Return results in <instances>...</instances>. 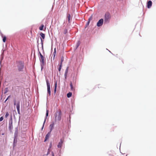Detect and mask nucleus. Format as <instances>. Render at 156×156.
<instances>
[{"instance_id":"1","label":"nucleus","mask_w":156,"mask_h":156,"mask_svg":"<svg viewBox=\"0 0 156 156\" xmlns=\"http://www.w3.org/2000/svg\"><path fill=\"white\" fill-rule=\"evenodd\" d=\"M55 122L57 121L59 122L61 120L62 115V112L60 110H59L56 112L55 114Z\"/></svg>"},{"instance_id":"2","label":"nucleus","mask_w":156,"mask_h":156,"mask_svg":"<svg viewBox=\"0 0 156 156\" xmlns=\"http://www.w3.org/2000/svg\"><path fill=\"white\" fill-rule=\"evenodd\" d=\"M24 63L22 62H19L18 63L17 67L19 72L23 71L24 67Z\"/></svg>"},{"instance_id":"3","label":"nucleus","mask_w":156,"mask_h":156,"mask_svg":"<svg viewBox=\"0 0 156 156\" xmlns=\"http://www.w3.org/2000/svg\"><path fill=\"white\" fill-rule=\"evenodd\" d=\"M40 60L41 62V65L42 66H43L45 64L44 57L42 55L40 52Z\"/></svg>"},{"instance_id":"4","label":"nucleus","mask_w":156,"mask_h":156,"mask_svg":"<svg viewBox=\"0 0 156 156\" xmlns=\"http://www.w3.org/2000/svg\"><path fill=\"white\" fill-rule=\"evenodd\" d=\"M46 83L47 87L48 93L49 94V95L50 96L51 95L50 84L49 82H48V80H46Z\"/></svg>"},{"instance_id":"5","label":"nucleus","mask_w":156,"mask_h":156,"mask_svg":"<svg viewBox=\"0 0 156 156\" xmlns=\"http://www.w3.org/2000/svg\"><path fill=\"white\" fill-rule=\"evenodd\" d=\"M110 18V16L109 13H107L105 14V21L108 22Z\"/></svg>"},{"instance_id":"6","label":"nucleus","mask_w":156,"mask_h":156,"mask_svg":"<svg viewBox=\"0 0 156 156\" xmlns=\"http://www.w3.org/2000/svg\"><path fill=\"white\" fill-rule=\"evenodd\" d=\"M104 22V20L102 19H100L97 23V25L98 27H100L102 25Z\"/></svg>"},{"instance_id":"7","label":"nucleus","mask_w":156,"mask_h":156,"mask_svg":"<svg viewBox=\"0 0 156 156\" xmlns=\"http://www.w3.org/2000/svg\"><path fill=\"white\" fill-rule=\"evenodd\" d=\"M9 128L11 129L12 127V116H11V119L9 121Z\"/></svg>"},{"instance_id":"8","label":"nucleus","mask_w":156,"mask_h":156,"mask_svg":"<svg viewBox=\"0 0 156 156\" xmlns=\"http://www.w3.org/2000/svg\"><path fill=\"white\" fill-rule=\"evenodd\" d=\"M63 142V141H62V139H61L60 140V142L58 143V148H61L62 145V143Z\"/></svg>"},{"instance_id":"9","label":"nucleus","mask_w":156,"mask_h":156,"mask_svg":"<svg viewBox=\"0 0 156 156\" xmlns=\"http://www.w3.org/2000/svg\"><path fill=\"white\" fill-rule=\"evenodd\" d=\"M16 107L17 109V112L18 113H20V102L19 101L16 104Z\"/></svg>"},{"instance_id":"10","label":"nucleus","mask_w":156,"mask_h":156,"mask_svg":"<svg viewBox=\"0 0 156 156\" xmlns=\"http://www.w3.org/2000/svg\"><path fill=\"white\" fill-rule=\"evenodd\" d=\"M54 122H52L51 124L49 126V127L50 128V131L51 132L53 130L54 128Z\"/></svg>"},{"instance_id":"11","label":"nucleus","mask_w":156,"mask_h":156,"mask_svg":"<svg viewBox=\"0 0 156 156\" xmlns=\"http://www.w3.org/2000/svg\"><path fill=\"white\" fill-rule=\"evenodd\" d=\"M152 2L151 1H149L147 3V7L148 8H150L151 6Z\"/></svg>"},{"instance_id":"12","label":"nucleus","mask_w":156,"mask_h":156,"mask_svg":"<svg viewBox=\"0 0 156 156\" xmlns=\"http://www.w3.org/2000/svg\"><path fill=\"white\" fill-rule=\"evenodd\" d=\"M48 110H47L46 113V118H45V119L44 120V123H43V127L42 128V129H43V128L44 126V123H45V122L46 120V119H47V117L48 115Z\"/></svg>"},{"instance_id":"13","label":"nucleus","mask_w":156,"mask_h":156,"mask_svg":"<svg viewBox=\"0 0 156 156\" xmlns=\"http://www.w3.org/2000/svg\"><path fill=\"white\" fill-rule=\"evenodd\" d=\"M50 132H50L49 133H48V134L46 135L45 139L44 140V141H45L49 139L50 135Z\"/></svg>"},{"instance_id":"14","label":"nucleus","mask_w":156,"mask_h":156,"mask_svg":"<svg viewBox=\"0 0 156 156\" xmlns=\"http://www.w3.org/2000/svg\"><path fill=\"white\" fill-rule=\"evenodd\" d=\"M56 54V48H55L54 50V51L53 53L52 56H53V60H54L55 59Z\"/></svg>"},{"instance_id":"15","label":"nucleus","mask_w":156,"mask_h":156,"mask_svg":"<svg viewBox=\"0 0 156 156\" xmlns=\"http://www.w3.org/2000/svg\"><path fill=\"white\" fill-rule=\"evenodd\" d=\"M68 70H69V67H67L66 68V69L65 70V73L64 74V76H65V79L66 78L67 74L68 72Z\"/></svg>"},{"instance_id":"16","label":"nucleus","mask_w":156,"mask_h":156,"mask_svg":"<svg viewBox=\"0 0 156 156\" xmlns=\"http://www.w3.org/2000/svg\"><path fill=\"white\" fill-rule=\"evenodd\" d=\"M70 86L71 87V90L73 91H74L75 90V88L73 87L72 84V83L71 82L70 83Z\"/></svg>"},{"instance_id":"17","label":"nucleus","mask_w":156,"mask_h":156,"mask_svg":"<svg viewBox=\"0 0 156 156\" xmlns=\"http://www.w3.org/2000/svg\"><path fill=\"white\" fill-rule=\"evenodd\" d=\"M40 35L41 36V38L43 39H44L45 38V34L43 33H41L40 34Z\"/></svg>"},{"instance_id":"18","label":"nucleus","mask_w":156,"mask_h":156,"mask_svg":"<svg viewBox=\"0 0 156 156\" xmlns=\"http://www.w3.org/2000/svg\"><path fill=\"white\" fill-rule=\"evenodd\" d=\"M72 95V93L71 92H69L67 94V97L68 98H69L71 97Z\"/></svg>"},{"instance_id":"19","label":"nucleus","mask_w":156,"mask_h":156,"mask_svg":"<svg viewBox=\"0 0 156 156\" xmlns=\"http://www.w3.org/2000/svg\"><path fill=\"white\" fill-rule=\"evenodd\" d=\"M67 18L68 20L69 23H70V15L69 14H68L67 16Z\"/></svg>"},{"instance_id":"20","label":"nucleus","mask_w":156,"mask_h":156,"mask_svg":"<svg viewBox=\"0 0 156 156\" xmlns=\"http://www.w3.org/2000/svg\"><path fill=\"white\" fill-rule=\"evenodd\" d=\"M91 20V17L90 18H89V19L88 21L87 22V24H86V27L88 26L89 25V24L90 22V20Z\"/></svg>"},{"instance_id":"21","label":"nucleus","mask_w":156,"mask_h":156,"mask_svg":"<svg viewBox=\"0 0 156 156\" xmlns=\"http://www.w3.org/2000/svg\"><path fill=\"white\" fill-rule=\"evenodd\" d=\"M44 27V25L43 24H42L41 26L39 27V29L41 30H42L43 29V28Z\"/></svg>"},{"instance_id":"22","label":"nucleus","mask_w":156,"mask_h":156,"mask_svg":"<svg viewBox=\"0 0 156 156\" xmlns=\"http://www.w3.org/2000/svg\"><path fill=\"white\" fill-rule=\"evenodd\" d=\"M64 61V57L63 56H62L61 58V61L60 64H62V63Z\"/></svg>"},{"instance_id":"23","label":"nucleus","mask_w":156,"mask_h":156,"mask_svg":"<svg viewBox=\"0 0 156 156\" xmlns=\"http://www.w3.org/2000/svg\"><path fill=\"white\" fill-rule=\"evenodd\" d=\"M62 64H60V65H59V67H58V70H59V71H60V70H61V67H62Z\"/></svg>"},{"instance_id":"24","label":"nucleus","mask_w":156,"mask_h":156,"mask_svg":"<svg viewBox=\"0 0 156 156\" xmlns=\"http://www.w3.org/2000/svg\"><path fill=\"white\" fill-rule=\"evenodd\" d=\"M56 88H57V83L56 82L55 83V89H54V92L55 93L56 91Z\"/></svg>"},{"instance_id":"25","label":"nucleus","mask_w":156,"mask_h":156,"mask_svg":"<svg viewBox=\"0 0 156 156\" xmlns=\"http://www.w3.org/2000/svg\"><path fill=\"white\" fill-rule=\"evenodd\" d=\"M6 40V37H4L3 38V42H5Z\"/></svg>"},{"instance_id":"26","label":"nucleus","mask_w":156,"mask_h":156,"mask_svg":"<svg viewBox=\"0 0 156 156\" xmlns=\"http://www.w3.org/2000/svg\"><path fill=\"white\" fill-rule=\"evenodd\" d=\"M9 114L8 112H7L6 113V114L5 115V117L6 118L7 117L9 116Z\"/></svg>"},{"instance_id":"27","label":"nucleus","mask_w":156,"mask_h":156,"mask_svg":"<svg viewBox=\"0 0 156 156\" xmlns=\"http://www.w3.org/2000/svg\"><path fill=\"white\" fill-rule=\"evenodd\" d=\"M67 32V30L66 29H65L64 30L63 33H64L65 34H66Z\"/></svg>"},{"instance_id":"28","label":"nucleus","mask_w":156,"mask_h":156,"mask_svg":"<svg viewBox=\"0 0 156 156\" xmlns=\"http://www.w3.org/2000/svg\"><path fill=\"white\" fill-rule=\"evenodd\" d=\"M3 119V117L2 116L1 117H0V121H2Z\"/></svg>"},{"instance_id":"29","label":"nucleus","mask_w":156,"mask_h":156,"mask_svg":"<svg viewBox=\"0 0 156 156\" xmlns=\"http://www.w3.org/2000/svg\"><path fill=\"white\" fill-rule=\"evenodd\" d=\"M41 43L42 44H43V41L42 40V39L41 38Z\"/></svg>"},{"instance_id":"30","label":"nucleus","mask_w":156,"mask_h":156,"mask_svg":"<svg viewBox=\"0 0 156 156\" xmlns=\"http://www.w3.org/2000/svg\"><path fill=\"white\" fill-rule=\"evenodd\" d=\"M51 154L52 156H55L54 153L53 152H51Z\"/></svg>"},{"instance_id":"31","label":"nucleus","mask_w":156,"mask_h":156,"mask_svg":"<svg viewBox=\"0 0 156 156\" xmlns=\"http://www.w3.org/2000/svg\"><path fill=\"white\" fill-rule=\"evenodd\" d=\"M10 97V96H9L7 98V99H6V100L5 101H7V100L8 99V98H9V97Z\"/></svg>"},{"instance_id":"32","label":"nucleus","mask_w":156,"mask_h":156,"mask_svg":"<svg viewBox=\"0 0 156 156\" xmlns=\"http://www.w3.org/2000/svg\"><path fill=\"white\" fill-rule=\"evenodd\" d=\"M16 105V101H15V102L14 103V105Z\"/></svg>"},{"instance_id":"33","label":"nucleus","mask_w":156,"mask_h":156,"mask_svg":"<svg viewBox=\"0 0 156 156\" xmlns=\"http://www.w3.org/2000/svg\"><path fill=\"white\" fill-rule=\"evenodd\" d=\"M49 151H48L47 153V155H48L49 154Z\"/></svg>"},{"instance_id":"34","label":"nucleus","mask_w":156,"mask_h":156,"mask_svg":"<svg viewBox=\"0 0 156 156\" xmlns=\"http://www.w3.org/2000/svg\"><path fill=\"white\" fill-rule=\"evenodd\" d=\"M51 144H50V147H51Z\"/></svg>"},{"instance_id":"35","label":"nucleus","mask_w":156,"mask_h":156,"mask_svg":"<svg viewBox=\"0 0 156 156\" xmlns=\"http://www.w3.org/2000/svg\"><path fill=\"white\" fill-rule=\"evenodd\" d=\"M12 90H13V87H12Z\"/></svg>"}]
</instances>
